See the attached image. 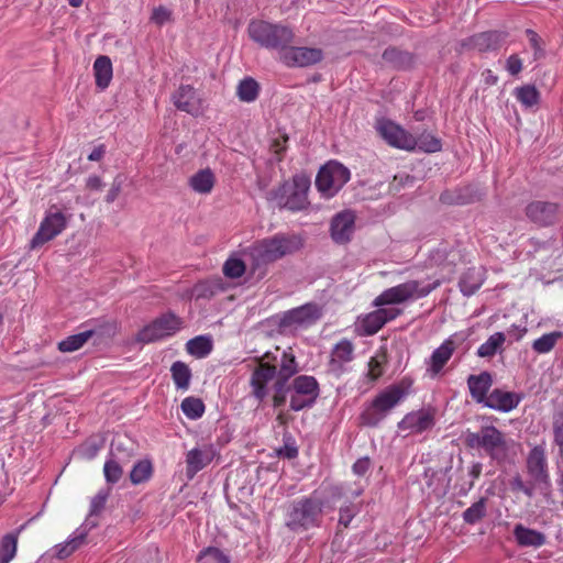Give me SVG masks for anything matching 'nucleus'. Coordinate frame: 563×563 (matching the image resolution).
I'll return each instance as SVG.
<instances>
[{
    "instance_id": "f257e3e1",
    "label": "nucleus",
    "mask_w": 563,
    "mask_h": 563,
    "mask_svg": "<svg viewBox=\"0 0 563 563\" xmlns=\"http://www.w3.org/2000/svg\"><path fill=\"white\" fill-rule=\"evenodd\" d=\"M249 37L260 47L278 53V57L294 42V30L283 23L252 20L247 25Z\"/></svg>"
},
{
    "instance_id": "f03ea898",
    "label": "nucleus",
    "mask_w": 563,
    "mask_h": 563,
    "mask_svg": "<svg viewBox=\"0 0 563 563\" xmlns=\"http://www.w3.org/2000/svg\"><path fill=\"white\" fill-rule=\"evenodd\" d=\"M302 246L300 236L277 234L258 241L244 250V255L253 261L254 267L275 262L283 256L298 251Z\"/></svg>"
},
{
    "instance_id": "7ed1b4c3",
    "label": "nucleus",
    "mask_w": 563,
    "mask_h": 563,
    "mask_svg": "<svg viewBox=\"0 0 563 563\" xmlns=\"http://www.w3.org/2000/svg\"><path fill=\"white\" fill-rule=\"evenodd\" d=\"M323 516V501L317 497H302L291 501L286 509L285 526L301 532L319 527Z\"/></svg>"
},
{
    "instance_id": "20e7f679",
    "label": "nucleus",
    "mask_w": 563,
    "mask_h": 563,
    "mask_svg": "<svg viewBox=\"0 0 563 563\" xmlns=\"http://www.w3.org/2000/svg\"><path fill=\"white\" fill-rule=\"evenodd\" d=\"M310 179L306 175H295L290 181H286L277 189L269 192V200L278 208L290 211H300L308 207V191Z\"/></svg>"
},
{
    "instance_id": "39448f33",
    "label": "nucleus",
    "mask_w": 563,
    "mask_h": 563,
    "mask_svg": "<svg viewBox=\"0 0 563 563\" xmlns=\"http://www.w3.org/2000/svg\"><path fill=\"white\" fill-rule=\"evenodd\" d=\"M406 395L404 382L385 388L363 410L361 415L363 424L378 426Z\"/></svg>"
},
{
    "instance_id": "423d86ee",
    "label": "nucleus",
    "mask_w": 563,
    "mask_h": 563,
    "mask_svg": "<svg viewBox=\"0 0 563 563\" xmlns=\"http://www.w3.org/2000/svg\"><path fill=\"white\" fill-rule=\"evenodd\" d=\"M465 443L471 449H483L498 463L507 459L510 442L494 426L482 427L477 432H467Z\"/></svg>"
},
{
    "instance_id": "0eeeda50",
    "label": "nucleus",
    "mask_w": 563,
    "mask_h": 563,
    "mask_svg": "<svg viewBox=\"0 0 563 563\" xmlns=\"http://www.w3.org/2000/svg\"><path fill=\"white\" fill-rule=\"evenodd\" d=\"M440 280L432 284H423L419 280H407L402 284L387 288L374 300L376 307L400 305L427 297L432 290L440 286Z\"/></svg>"
},
{
    "instance_id": "6e6552de",
    "label": "nucleus",
    "mask_w": 563,
    "mask_h": 563,
    "mask_svg": "<svg viewBox=\"0 0 563 563\" xmlns=\"http://www.w3.org/2000/svg\"><path fill=\"white\" fill-rule=\"evenodd\" d=\"M69 218V214H66L56 206L49 207L30 242V249H38L58 236L66 229Z\"/></svg>"
},
{
    "instance_id": "1a4fd4ad",
    "label": "nucleus",
    "mask_w": 563,
    "mask_h": 563,
    "mask_svg": "<svg viewBox=\"0 0 563 563\" xmlns=\"http://www.w3.org/2000/svg\"><path fill=\"white\" fill-rule=\"evenodd\" d=\"M350 170L339 162L331 161L322 166L316 178V186L324 198L334 197L350 180Z\"/></svg>"
},
{
    "instance_id": "9d476101",
    "label": "nucleus",
    "mask_w": 563,
    "mask_h": 563,
    "mask_svg": "<svg viewBox=\"0 0 563 563\" xmlns=\"http://www.w3.org/2000/svg\"><path fill=\"white\" fill-rule=\"evenodd\" d=\"M183 328V320L168 312L156 318L139 331L136 339L142 343H152L176 334Z\"/></svg>"
},
{
    "instance_id": "9b49d317",
    "label": "nucleus",
    "mask_w": 563,
    "mask_h": 563,
    "mask_svg": "<svg viewBox=\"0 0 563 563\" xmlns=\"http://www.w3.org/2000/svg\"><path fill=\"white\" fill-rule=\"evenodd\" d=\"M288 390L290 408L294 411H299L314 404L319 396V384L313 376L300 375L288 386Z\"/></svg>"
},
{
    "instance_id": "f8f14e48",
    "label": "nucleus",
    "mask_w": 563,
    "mask_h": 563,
    "mask_svg": "<svg viewBox=\"0 0 563 563\" xmlns=\"http://www.w3.org/2000/svg\"><path fill=\"white\" fill-rule=\"evenodd\" d=\"M526 468L531 482L539 486L540 490H548L551 487L547 452L543 445H536L530 450L526 460Z\"/></svg>"
},
{
    "instance_id": "ddd939ff",
    "label": "nucleus",
    "mask_w": 563,
    "mask_h": 563,
    "mask_svg": "<svg viewBox=\"0 0 563 563\" xmlns=\"http://www.w3.org/2000/svg\"><path fill=\"white\" fill-rule=\"evenodd\" d=\"M277 375L276 364L271 363L269 355L264 354L258 360L250 379L252 395L260 401L264 400L268 395V383L277 378Z\"/></svg>"
},
{
    "instance_id": "4468645a",
    "label": "nucleus",
    "mask_w": 563,
    "mask_h": 563,
    "mask_svg": "<svg viewBox=\"0 0 563 563\" xmlns=\"http://www.w3.org/2000/svg\"><path fill=\"white\" fill-rule=\"evenodd\" d=\"M378 134L390 145L400 150L410 151L415 145L413 135L399 124L380 119L376 123Z\"/></svg>"
},
{
    "instance_id": "2eb2a0df",
    "label": "nucleus",
    "mask_w": 563,
    "mask_h": 563,
    "mask_svg": "<svg viewBox=\"0 0 563 563\" xmlns=\"http://www.w3.org/2000/svg\"><path fill=\"white\" fill-rule=\"evenodd\" d=\"M323 52L316 47H302L288 45L279 56V62L287 67H308L321 62Z\"/></svg>"
},
{
    "instance_id": "dca6fc26",
    "label": "nucleus",
    "mask_w": 563,
    "mask_h": 563,
    "mask_svg": "<svg viewBox=\"0 0 563 563\" xmlns=\"http://www.w3.org/2000/svg\"><path fill=\"white\" fill-rule=\"evenodd\" d=\"M457 347V335L449 336L443 343L437 347L431 356L426 360V375L430 378H435L442 374L444 366L452 357Z\"/></svg>"
},
{
    "instance_id": "f3484780",
    "label": "nucleus",
    "mask_w": 563,
    "mask_h": 563,
    "mask_svg": "<svg viewBox=\"0 0 563 563\" xmlns=\"http://www.w3.org/2000/svg\"><path fill=\"white\" fill-rule=\"evenodd\" d=\"M354 358V345L347 339L339 341L331 351V358L329 362V371L335 377L342 376L350 367L349 364Z\"/></svg>"
},
{
    "instance_id": "a211bd4d",
    "label": "nucleus",
    "mask_w": 563,
    "mask_h": 563,
    "mask_svg": "<svg viewBox=\"0 0 563 563\" xmlns=\"http://www.w3.org/2000/svg\"><path fill=\"white\" fill-rule=\"evenodd\" d=\"M216 456V450L211 444H203L189 450L186 453V476L192 479L195 475L207 467Z\"/></svg>"
},
{
    "instance_id": "6ab92c4d",
    "label": "nucleus",
    "mask_w": 563,
    "mask_h": 563,
    "mask_svg": "<svg viewBox=\"0 0 563 563\" xmlns=\"http://www.w3.org/2000/svg\"><path fill=\"white\" fill-rule=\"evenodd\" d=\"M269 355V362L276 364L277 379L287 382L298 372V364L291 350H280L276 347L275 352H266Z\"/></svg>"
},
{
    "instance_id": "aec40b11",
    "label": "nucleus",
    "mask_w": 563,
    "mask_h": 563,
    "mask_svg": "<svg viewBox=\"0 0 563 563\" xmlns=\"http://www.w3.org/2000/svg\"><path fill=\"white\" fill-rule=\"evenodd\" d=\"M320 318L318 306L307 303L298 308L288 310L280 320L283 327H306L316 322Z\"/></svg>"
},
{
    "instance_id": "412c9836",
    "label": "nucleus",
    "mask_w": 563,
    "mask_h": 563,
    "mask_svg": "<svg viewBox=\"0 0 563 563\" xmlns=\"http://www.w3.org/2000/svg\"><path fill=\"white\" fill-rule=\"evenodd\" d=\"M434 426V416L429 410H417L407 413L398 423L400 431H407L408 434H418L430 430Z\"/></svg>"
},
{
    "instance_id": "4be33fe9",
    "label": "nucleus",
    "mask_w": 563,
    "mask_h": 563,
    "mask_svg": "<svg viewBox=\"0 0 563 563\" xmlns=\"http://www.w3.org/2000/svg\"><path fill=\"white\" fill-rule=\"evenodd\" d=\"M559 206L554 202L533 201L526 208L527 217L538 225L553 224L558 218Z\"/></svg>"
},
{
    "instance_id": "5701e85b",
    "label": "nucleus",
    "mask_w": 563,
    "mask_h": 563,
    "mask_svg": "<svg viewBox=\"0 0 563 563\" xmlns=\"http://www.w3.org/2000/svg\"><path fill=\"white\" fill-rule=\"evenodd\" d=\"M175 107L191 115H199L202 112V101L196 90L189 86H180L173 95Z\"/></svg>"
},
{
    "instance_id": "b1692460",
    "label": "nucleus",
    "mask_w": 563,
    "mask_h": 563,
    "mask_svg": "<svg viewBox=\"0 0 563 563\" xmlns=\"http://www.w3.org/2000/svg\"><path fill=\"white\" fill-rule=\"evenodd\" d=\"M355 216L345 210L338 213L331 221V236L336 243H346L354 232Z\"/></svg>"
},
{
    "instance_id": "393cba45",
    "label": "nucleus",
    "mask_w": 563,
    "mask_h": 563,
    "mask_svg": "<svg viewBox=\"0 0 563 563\" xmlns=\"http://www.w3.org/2000/svg\"><path fill=\"white\" fill-rule=\"evenodd\" d=\"M401 310L394 307H378L377 310L368 313L363 320V328L366 334H375L388 321L396 319Z\"/></svg>"
},
{
    "instance_id": "a878e982",
    "label": "nucleus",
    "mask_w": 563,
    "mask_h": 563,
    "mask_svg": "<svg viewBox=\"0 0 563 563\" xmlns=\"http://www.w3.org/2000/svg\"><path fill=\"white\" fill-rule=\"evenodd\" d=\"M521 401V396L514 391H506L499 388L489 393L484 406L496 411L509 412Z\"/></svg>"
},
{
    "instance_id": "bb28decb",
    "label": "nucleus",
    "mask_w": 563,
    "mask_h": 563,
    "mask_svg": "<svg viewBox=\"0 0 563 563\" xmlns=\"http://www.w3.org/2000/svg\"><path fill=\"white\" fill-rule=\"evenodd\" d=\"M493 385V377L488 372H482L478 375H470L467 386L472 398L477 404H483L488 398V391Z\"/></svg>"
},
{
    "instance_id": "cd10ccee",
    "label": "nucleus",
    "mask_w": 563,
    "mask_h": 563,
    "mask_svg": "<svg viewBox=\"0 0 563 563\" xmlns=\"http://www.w3.org/2000/svg\"><path fill=\"white\" fill-rule=\"evenodd\" d=\"M503 41V33L490 31L471 36L463 45L478 52H487L497 49Z\"/></svg>"
},
{
    "instance_id": "c85d7f7f",
    "label": "nucleus",
    "mask_w": 563,
    "mask_h": 563,
    "mask_svg": "<svg viewBox=\"0 0 563 563\" xmlns=\"http://www.w3.org/2000/svg\"><path fill=\"white\" fill-rule=\"evenodd\" d=\"M484 283V272L482 268H468L460 278L459 287L464 296L475 294Z\"/></svg>"
},
{
    "instance_id": "c756f323",
    "label": "nucleus",
    "mask_w": 563,
    "mask_h": 563,
    "mask_svg": "<svg viewBox=\"0 0 563 563\" xmlns=\"http://www.w3.org/2000/svg\"><path fill=\"white\" fill-rule=\"evenodd\" d=\"M214 183V174L209 168L200 169L189 178L190 188L200 195L210 194L213 189Z\"/></svg>"
},
{
    "instance_id": "7c9ffc66",
    "label": "nucleus",
    "mask_w": 563,
    "mask_h": 563,
    "mask_svg": "<svg viewBox=\"0 0 563 563\" xmlns=\"http://www.w3.org/2000/svg\"><path fill=\"white\" fill-rule=\"evenodd\" d=\"M514 536L521 547L539 548L545 542V537L541 532L526 528L520 523L515 527Z\"/></svg>"
},
{
    "instance_id": "2f4dec72",
    "label": "nucleus",
    "mask_w": 563,
    "mask_h": 563,
    "mask_svg": "<svg viewBox=\"0 0 563 563\" xmlns=\"http://www.w3.org/2000/svg\"><path fill=\"white\" fill-rule=\"evenodd\" d=\"M93 73L96 78V85L100 89H106L112 79V63L108 56H99L93 63Z\"/></svg>"
},
{
    "instance_id": "473e14b6",
    "label": "nucleus",
    "mask_w": 563,
    "mask_h": 563,
    "mask_svg": "<svg viewBox=\"0 0 563 563\" xmlns=\"http://www.w3.org/2000/svg\"><path fill=\"white\" fill-rule=\"evenodd\" d=\"M170 373L176 388L184 391L188 390L191 380L189 366L181 361H176L170 367Z\"/></svg>"
},
{
    "instance_id": "72a5a7b5",
    "label": "nucleus",
    "mask_w": 563,
    "mask_h": 563,
    "mask_svg": "<svg viewBox=\"0 0 563 563\" xmlns=\"http://www.w3.org/2000/svg\"><path fill=\"white\" fill-rule=\"evenodd\" d=\"M103 474L108 484L118 483L123 475V460L114 451L104 463Z\"/></svg>"
},
{
    "instance_id": "f704fd0d",
    "label": "nucleus",
    "mask_w": 563,
    "mask_h": 563,
    "mask_svg": "<svg viewBox=\"0 0 563 563\" xmlns=\"http://www.w3.org/2000/svg\"><path fill=\"white\" fill-rule=\"evenodd\" d=\"M92 334L93 330H85L82 332L69 335L58 343V350L64 353L75 352L82 347L92 336Z\"/></svg>"
},
{
    "instance_id": "c9c22d12",
    "label": "nucleus",
    "mask_w": 563,
    "mask_h": 563,
    "mask_svg": "<svg viewBox=\"0 0 563 563\" xmlns=\"http://www.w3.org/2000/svg\"><path fill=\"white\" fill-rule=\"evenodd\" d=\"M562 338L563 332L561 331L545 333L532 342V350L538 354H548L555 347Z\"/></svg>"
},
{
    "instance_id": "e433bc0d",
    "label": "nucleus",
    "mask_w": 563,
    "mask_h": 563,
    "mask_svg": "<svg viewBox=\"0 0 563 563\" xmlns=\"http://www.w3.org/2000/svg\"><path fill=\"white\" fill-rule=\"evenodd\" d=\"M186 350L190 355L202 358L212 351V341L208 336L199 335L187 342Z\"/></svg>"
},
{
    "instance_id": "4c0bfd02",
    "label": "nucleus",
    "mask_w": 563,
    "mask_h": 563,
    "mask_svg": "<svg viewBox=\"0 0 563 563\" xmlns=\"http://www.w3.org/2000/svg\"><path fill=\"white\" fill-rule=\"evenodd\" d=\"M415 145L410 151H421L424 153H435L442 147L441 141L430 133H422L418 137L413 136Z\"/></svg>"
},
{
    "instance_id": "58836bf2",
    "label": "nucleus",
    "mask_w": 563,
    "mask_h": 563,
    "mask_svg": "<svg viewBox=\"0 0 563 563\" xmlns=\"http://www.w3.org/2000/svg\"><path fill=\"white\" fill-rule=\"evenodd\" d=\"M506 338L503 332L492 334L483 344L477 349V355L481 357H492L496 354L505 342Z\"/></svg>"
},
{
    "instance_id": "ea45409f",
    "label": "nucleus",
    "mask_w": 563,
    "mask_h": 563,
    "mask_svg": "<svg viewBox=\"0 0 563 563\" xmlns=\"http://www.w3.org/2000/svg\"><path fill=\"white\" fill-rule=\"evenodd\" d=\"M517 100L526 108L534 107L539 103L540 93L534 86L525 85L515 90Z\"/></svg>"
},
{
    "instance_id": "a19ab883",
    "label": "nucleus",
    "mask_w": 563,
    "mask_h": 563,
    "mask_svg": "<svg viewBox=\"0 0 563 563\" xmlns=\"http://www.w3.org/2000/svg\"><path fill=\"white\" fill-rule=\"evenodd\" d=\"M153 473L152 463L148 460H142L135 463L130 473L132 484L139 485L148 481Z\"/></svg>"
},
{
    "instance_id": "79ce46f5",
    "label": "nucleus",
    "mask_w": 563,
    "mask_h": 563,
    "mask_svg": "<svg viewBox=\"0 0 563 563\" xmlns=\"http://www.w3.org/2000/svg\"><path fill=\"white\" fill-rule=\"evenodd\" d=\"M258 84L253 78L243 79L238 86V96L244 102H252L258 96Z\"/></svg>"
},
{
    "instance_id": "37998d69",
    "label": "nucleus",
    "mask_w": 563,
    "mask_h": 563,
    "mask_svg": "<svg viewBox=\"0 0 563 563\" xmlns=\"http://www.w3.org/2000/svg\"><path fill=\"white\" fill-rule=\"evenodd\" d=\"M18 538L14 534H7L2 538L0 547V563H9L16 553Z\"/></svg>"
},
{
    "instance_id": "c03bdc74",
    "label": "nucleus",
    "mask_w": 563,
    "mask_h": 563,
    "mask_svg": "<svg viewBox=\"0 0 563 563\" xmlns=\"http://www.w3.org/2000/svg\"><path fill=\"white\" fill-rule=\"evenodd\" d=\"M181 410L189 419H198L205 412L203 402L195 397H187L181 402Z\"/></svg>"
},
{
    "instance_id": "a18cd8bd",
    "label": "nucleus",
    "mask_w": 563,
    "mask_h": 563,
    "mask_svg": "<svg viewBox=\"0 0 563 563\" xmlns=\"http://www.w3.org/2000/svg\"><path fill=\"white\" fill-rule=\"evenodd\" d=\"M245 262L233 255L223 265V274L229 278H239L245 273Z\"/></svg>"
},
{
    "instance_id": "49530a36",
    "label": "nucleus",
    "mask_w": 563,
    "mask_h": 563,
    "mask_svg": "<svg viewBox=\"0 0 563 563\" xmlns=\"http://www.w3.org/2000/svg\"><path fill=\"white\" fill-rule=\"evenodd\" d=\"M486 515V503L484 498L474 503L463 512V519L466 523L474 525Z\"/></svg>"
},
{
    "instance_id": "de8ad7c7",
    "label": "nucleus",
    "mask_w": 563,
    "mask_h": 563,
    "mask_svg": "<svg viewBox=\"0 0 563 563\" xmlns=\"http://www.w3.org/2000/svg\"><path fill=\"white\" fill-rule=\"evenodd\" d=\"M198 561L201 563H230V558L220 549L209 547L199 553Z\"/></svg>"
},
{
    "instance_id": "09e8293b",
    "label": "nucleus",
    "mask_w": 563,
    "mask_h": 563,
    "mask_svg": "<svg viewBox=\"0 0 563 563\" xmlns=\"http://www.w3.org/2000/svg\"><path fill=\"white\" fill-rule=\"evenodd\" d=\"M383 59L385 63L394 67H404L410 62V56L397 48H387L383 53Z\"/></svg>"
},
{
    "instance_id": "8fccbe9b",
    "label": "nucleus",
    "mask_w": 563,
    "mask_h": 563,
    "mask_svg": "<svg viewBox=\"0 0 563 563\" xmlns=\"http://www.w3.org/2000/svg\"><path fill=\"white\" fill-rule=\"evenodd\" d=\"M95 526V523H89L88 519L84 525L78 527L67 539L68 543L71 547V550L75 552L86 542V538L88 536L89 530Z\"/></svg>"
},
{
    "instance_id": "3c124183",
    "label": "nucleus",
    "mask_w": 563,
    "mask_h": 563,
    "mask_svg": "<svg viewBox=\"0 0 563 563\" xmlns=\"http://www.w3.org/2000/svg\"><path fill=\"white\" fill-rule=\"evenodd\" d=\"M220 289V284L217 280L201 282L195 285L192 289L196 298H207L213 296Z\"/></svg>"
},
{
    "instance_id": "603ef678",
    "label": "nucleus",
    "mask_w": 563,
    "mask_h": 563,
    "mask_svg": "<svg viewBox=\"0 0 563 563\" xmlns=\"http://www.w3.org/2000/svg\"><path fill=\"white\" fill-rule=\"evenodd\" d=\"M386 362V356L384 354L375 355L371 357L368 362V372L367 376L372 380H376L383 375V364Z\"/></svg>"
},
{
    "instance_id": "864d4df0",
    "label": "nucleus",
    "mask_w": 563,
    "mask_h": 563,
    "mask_svg": "<svg viewBox=\"0 0 563 563\" xmlns=\"http://www.w3.org/2000/svg\"><path fill=\"white\" fill-rule=\"evenodd\" d=\"M172 20V11L164 7L159 5L153 9L151 21L155 23L158 26L164 25L165 23L169 22Z\"/></svg>"
},
{
    "instance_id": "5fc2aeb1",
    "label": "nucleus",
    "mask_w": 563,
    "mask_h": 563,
    "mask_svg": "<svg viewBox=\"0 0 563 563\" xmlns=\"http://www.w3.org/2000/svg\"><path fill=\"white\" fill-rule=\"evenodd\" d=\"M108 497H109V490H107V489L99 490L97 493V495L91 499L89 516L99 514L103 509Z\"/></svg>"
},
{
    "instance_id": "6e6d98bb",
    "label": "nucleus",
    "mask_w": 563,
    "mask_h": 563,
    "mask_svg": "<svg viewBox=\"0 0 563 563\" xmlns=\"http://www.w3.org/2000/svg\"><path fill=\"white\" fill-rule=\"evenodd\" d=\"M287 394H289L288 386L285 382L276 380L274 384L273 404L275 407L284 405Z\"/></svg>"
},
{
    "instance_id": "4d7b16f0",
    "label": "nucleus",
    "mask_w": 563,
    "mask_h": 563,
    "mask_svg": "<svg viewBox=\"0 0 563 563\" xmlns=\"http://www.w3.org/2000/svg\"><path fill=\"white\" fill-rule=\"evenodd\" d=\"M554 442L563 450V412L556 415L553 421Z\"/></svg>"
},
{
    "instance_id": "13d9d810",
    "label": "nucleus",
    "mask_w": 563,
    "mask_h": 563,
    "mask_svg": "<svg viewBox=\"0 0 563 563\" xmlns=\"http://www.w3.org/2000/svg\"><path fill=\"white\" fill-rule=\"evenodd\" d=\"M122 185H123V178L121 176H117L112 183L110 190L108 191V194L106 196V201L108 203L113 202L118 198V196L122 189Z\"/></svg>"
},
{
    "instance_id": "bf43d9fd",
    "label": "nucleus",
    "mask_w": 563,
    "mask_h": 563,
    "mask_svg": "<svg viewBox=\"0 0 563 563\" xmlns=\"http://www.w3.org/2000/svg\"><path fill=\"white\" fill-rule=\"evenodd\" d=\"M506 67L511 75H518L522 69V62L517 55H511L507 59Z\"/></svg>"
},
{
    "instance_id": "052dcab7",
    "label": "nucleus",
    "mask_w": 563,
    "mask_h": 563,
    "mask_svg": "<svg viewBox=\"0 0 563 563\" xmlns=\"http://www.w3.org/2000/svg\"><path fill=\"white\" fill-rule=\"evenodd\" d=\"M354 515H355V510L352 507H350V506L341 507L339 523L343 525L344 527H347L349 523L351 522V520L353 519Z\"/></svg>"
},
{
    "instance_id": "680f3d73",
    "label": "nucleus",
    "mask_w": 563,
    "mask_h": 563,
    "mask_svg": "<svg viewBox=\"0 0 563 563\" xmlns=\"http://www.w3.org/2000/svg\"><path fill=\"white\" fill-rule=\"evenodd\" d=\"M54 552L58 559H66L74 553L67 540L63 543L55 545Z\"/></svg>"
},
{
    "instance_id": "e2e57ef3",
    "label": "nucleus",
    "mask_w": 563,
    "mask_h": 563,
    "mask_svg": "<svg viewBox=\"0 0 563 563\" xmlns=\"http://www.w3.org/2000/svg\"><path fill=\"white\" fill-rule=\"evenodd\" d=\"M369 465H371V461L369 459L365 457V459H360L357 460L354 464H353V472L358 475V476H362L364 475L368 468H369Z\"/></svg>"
},
{
    "instance_id": "0e129e2a",
    "label": "nucleus",
    "mask_w": 563,
    "mask_h": 563,
    "mask_svg": "<svg viewBox=\"0 0 563 563\" xmlns=\"http://www.w3.org/2000/svg\"><path fill=\"white\" fill-rule=\"evenodd\" d=\"M86 187L90 190H101L103 187V184L99 176L91 175L86 180Z\"/></svg>"
},
{
    "instance_id": "69168bd1",
    "label": "nucleus",
    "mask_w": 563,
    "mask_h": 563,
    "mask_svg": "<svg viewBox=\"0 0 563 563\" xmlns=\"http://www.w3.org/2000/svg\"><path fill=\"white\" fill-rule=\"evenodd\" d=\"M106 154V146L100 144L96 146L92 152L88 155V159L92 162H99Z\"/></svg>"
},
{
    "instance_id": "338daca9",
    "label": "nucleus",
    "mask_w": 563,
    "mask_h": 563,
    "mask_svg": "<svg viewBox=\"0 0 563 563\" xmlns=\"http://www.w3.org/2000/svg\"><path fill=\"white\" fill-rule=\"evenodd\" d=\"M527 34L529 36V41H530L531 46L536 51V55H538L539 52L541 51L540 45H539V36H538V34L536 32L531 31V30H528Z\"/></svg>"
},
{
    "instance_id": "774afa93",
    "label": "nucleus",
    "mask_w": 563,
    "mask_h": 563,
    "mask_svg": "<svg viewBox=\"0 0 563 563\" xmlns=\"http://www.w3.org/2000/svg\"><path fill=\"white\" fill-rule=\"evenodd\" d=\"M483 77L487 85H495L498 81V77L490 69H486Z\"/></svg>"
}]
</instances>
